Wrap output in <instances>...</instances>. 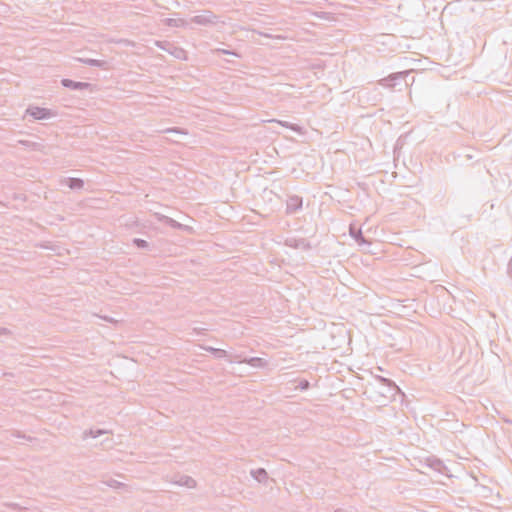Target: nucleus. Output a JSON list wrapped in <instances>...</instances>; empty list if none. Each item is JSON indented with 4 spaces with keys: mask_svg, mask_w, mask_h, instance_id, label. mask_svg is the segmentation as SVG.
Instances as JSON below:
<instances>
[{
    "mask_svg": "<svg viewBox=\"0 0 512 512\" xmlns=\"http://www.w3.org/2000/svg\"><path fill=\"white\" fill-rule=\"evenodd\" d=\"M106 321L110 322V323H116V320H114L113 318H107L105 317L104 318Z\"/></svg>",
    "mask_w": 512,
    "mask_h": 512,
    "instance_id": "obj_22",
    "label": "nucleus"
},
{
    "mask_svg": "<svg viewBox=\"0 0 512 512\" xmlns=\"http://www.w3.org/2000/svg\"><path fill=\"white\" fill-rule=\"evenodd\" d=\"M67 185L71 189H81L84 186V182L79 178H68Z\"/></svg>",
    "mask_w": 512,
    "mask_h": 512,
    "instance_id": "obj_13",
    "label": "nucleus"
},
{
    "mask_svg": "<svg viewBox=\"0 0 512 512\" xmlns=\"http://www.w3.org/2000/svg\"><path fill=\"white\" fill-rule=\"evenodd\" d=\"M163 23L170 27H188L189 22L183 18H166Z\"/></svg>",
    "mask_w": 512,
    "mask_h": 512,
    "instance_id": "obj_11",
    "label": "nucleus"
},
{
    "mask_svg": "<svg viewBox=\"0 0 512 512\" xmlns=\"http://www.w3.org/2000/svg\"><path fill=\"white\" fill-rule=\"evenodd\" d=\"M207 350L213 352L218 357H226L227 356V351L222 350V349H216V348L209 347V348H207Z\"/></svg>",
    "mask_w": 512,
    "mask_h": 512,
    "instance_id": "obj_16",
    "label": "nucleus"
},
{
    "mask_svg": "<svg viewBox=\"0 0 512 512\" xmlns=\"http://www.w3.org/2000/svg\"><path fill=\"white\" fill-rule=\"evenodd\" d=\"M56 116L57 112L55 110L36 105H30L26 109L24 117H30L33 120H48Z\"/></svg>",
    "mask_w": 512,
    "mask_h": 512,
    "instance_id": "obj_1",
    "label": "nucleus"
},
{
    "mask_svg": "<svg viewBox=\"0 0 512 512\" xmlns=\"http://www.w3.org/2000/svg\"><path fill=\"white\" fill-rule=\"evenodd\" d=\"M61 83H62V85L64 87L71 88L73 90H84V89H87L90 86L89 83H86V82H76V81H73V80H70V79H63Z\"/></svg>",
    "mask_w": 512,
    "mask_h": 512,
    "instance_id": "obj_7",
    "label": "nucleus"
},
{
    "mask_svg": "<svg viewBox=\"0 0 512 512\" xmlns=\"http://www.w3.org/2000/svg\"><path fill=\"white\" fill-rule=\"evenodd\" d=\"M155 44L160 49L166 50L168 53H170L177 59H180V60L187 59V52L181 47H176L168 42H163V41H156Z\"/></svg>",
    "mask_w": 512,
    "mask_h": 512,
    "instance_id": "obj_2",
    "label": "nucleus"
},
{
    "mask_svg": "<svg viewBox=\"0 0 512 512\" xmlns=\"http://www.w3.org/2000/svg\"><path fill=\"white\" fill-rule=\"evenodd\" d=\"M137 243L138 246L140 247H145L146 246V241L145 240H142V239H137L135 241Z\"/></svg>",
    "mask_w": 512,
    "mask_h": 512,
    "instance_id": "obj_20",
    "label": "nucleus"
},
{
    "mask_svg": "<svg viewBox=\"0 0 512 512\" xmlns=\"http://www.w3.org/2000/svg\"><path fill=\"white\" fill-rule=\"evenodd\" d=\"M104 432L102 430H90L89 433H86V436H90L92 438H97Z\"/></svg>",
    "mask_w": 512,
    "mask_h": 512,
    "instance_id": "obj_18",
    "label": "nucleus"
},
{
    "mask_svg": "<svg viewBox=\"0 0 512 512\" xmlns=\"http://www.w3.org/2000/svg\"><path fill=\"white\" fill-rule=\"evenodd\" d=\"M268 122H275L285 128H289L291 129L292 131L298 133V134H301L303 135L305 133L304 129L297 125V124H292L290 122H287V121H282V120H277V119H271V120H268Z\"/></svg>",
    "mask_w": 512,
    "mask_h": 512,
    "instance_id": "obj_9",
    "label": "nucleus"
},
{
    "mask_svg": "<svg viewBox=\"0 0 512 512\" xmlns=\"http://www.w3.org/2000/svg\"><path fill=\"white\" fill-rule=\"evenodd\" d=\"M510 424H512V421H508Z\"/></svg>",
    "mask_w": 512,
    "mask_h": 512,
    "instance_id": "obj_24",
    "label": "nucleus"
},
{
    "mask_svg": "<svg viewBox=\"0 0 512 512\" xmlns=\"http://www.w3.org/2000/svg\"><path fill=\"white\" fill-rule=\"evenodd\" d=\"M240 363H247L248 365L256 368H264L268 365L267 361L260 357H252L249 359L239 360Z\"/></svg>",
    "mask_w": 512,
    "mask_h": 512,
    "instance_id": "obj_10",
    "label": "nucleus"
},
{
    "mask_svg": "<svg viewBox=\"0 0 512 512\" xmlns=\"http://www.w3.org/2000/svg\"><path fill=\"white\" fill-rule=\"evenodd\" d=\"M190 24H196L200 26L212 25L217 22V16L212 12L205 11L202 14L192 17L189 21Z\"/></svg>",
    "mask_w": 512,
    "mask_h": 512,
    "instance_id": "obj_3",
    "label": "nucleus"
},
{
    "mask_svg": "<svg viewBox=\"0 0 512 512\" xmlns=\"http://www.w3.org/2000/svg\"><path fill=\"white\" fill-rule=\"evenodd\" d=\"M107 486L113 488V489H124L126 488V485L116 479H109L105 482Z\"/></svg>",
    "mask_w": 512,
    "mask_h": 512,
    "instance_id": "obj_15",
    "label": "nucleus"
},
{
    "mask_svg": "<svg viewBox=\"0 0 512 512\" xmlns=\"http://www.w3.org/2000/svg\"><path fill=\"white\" fill-rule=\"evenodd\" d=\"M19 143L22 144V145H25L27 147H30V148H32L34 150L38 149V146H39L37 143H33V142H30V141H27V140H20Z\"/></svg>",
    "mask_w": 512,
    "mask_h": 512,
    "instance_id": "obj_17",
    "label": "nucleus"
},
{
    "mask_svg": "<svg viewBox=\"0 0 512 512\" xmlns=\"http://www.w3.org/2000/svg\"><path fill=\"white\" fill-rule=\"evenodd\" d=\"M251 476L260 483H265L268 480V473L263 468L252 470Z\"/></svg>",
    "mask_w": 512,
    "mask_h": 512,
    "instance_id": "obj_12",
    "label": "nucleus"
},
{
    "mask_svg": "<svg viewBox=\"0 0 512 512\" xmlns=\"http://www.w3.org/2000/svg\"><path fill=\"white\" fill-rule=\"evenodd\" d=\"M300 387L302 389H307L309 387V382L307 380H303L300 382Z\"/></svg>",
    "mask_w": 512,
    "mask_h": 512,
    "instance_id": "obj_19",
    "label": "nucleus"
},
{
    "mask_svg": "<svg viewBox=\"0 0 512 512\" xmlns=\"http://www.w3.org/2000/svg\"><path fill=\"white\" fill-rule=\"evenodd\" d=\"M510 424H512V421H508Z\"/></svg>",
    "mask_w": 512,
    "mask_h": 512,
    "instance_id": "obj_23",
    "label": "nucleus"
},
{
    "mask_svg": "<svg viewBox=\"0 0 512 512\" xmlns=\"http://www.w3.org/2000/svg\"><path fill=\"white\" fill-rule=\"evenodd\" d=\"M81 62L95 67H102L106 68V62L103 60H97V59H79Z\"/></svg>",
    "mask_w": 512,
    "mask_h": 512,
    "instance_id": "obj_14",
    "label": "nucleus"
},
{
    "mask_svg": "<svg viewBox=\"0 0 512 512\" xmlns=\"http://www.w3.org/2000/svg\"><path fill=\"white\" fill-rule=\"evenodd\" d=\"M302 207V199L299 196H291L287 200V212L293 213Z\"/></svg>",
    "mask_w": 512,
    "mask_h": 512,
    "instance_id": "obj_8",
    "label": "nucleus"
},
{
    "mask_svg": "<svg viewBox=\"0 0 512 512\" xmlns=\"http://www.w3.org/2000/svg\"><path fill=\"white\" fill-rule=\"evenodd\" d=\"M378 379L383 383V384H386V385H390L391 384V381L384 378V377H378Z\"/></svg>",
    "mask_w": 512,
    "mask_h": 512,
    "instance_id": "obj_21",
    "label": "nucleus"
},
{
    "mask_svg": "<svg viewBox=\"0 0 512 512\" xmlns=\"http://www.w3.org/2000/svg\"><path fill=\"white\" fill-rule=\"evenodd\" d=\"M175 484L179 486L186 487L188 489H194L197 486V482L194 478L188 475H178L172 480Z\"/></svg>",
    "mask_w": 512,
    "mask_h": 512,
    "instance_id": "obj_5",
    "label": "nucleus"
},
{
    "mask_svg": "<svg viewBox=\"0 0 512 512\" xmlns=\"http://www.w3.org/2000/svg\"><path fill=\"white\" fill-rule=\"evenodd\" d=\"M349 234L352 238L355 239L358 245H364L369 243L362 235L361 229H357L354 224H350L349 226Z\"/></svg>",
    "mask_w": 512,
    "mask_h": 512,
    "instance_id": "obj_6",
    "label": "nucleus"
},
{
    "mask_svg": "<svg viewBox=\"0 0 512 512\" xmlns=\"http://www.w3.org/2000/svg\"><path fill=\"white\" fill-rule=\"evenodd\" d=\"M408 72H397L392 73L388 77L382 78L378 81V84L385 88H393L395 86V81L406 76Z\"/></svg>",
    "mask_w": 512,
    "mask_h": 512,
    "instance_id": "obj_4",
    "label": "nucleus"
}]
</instances>
